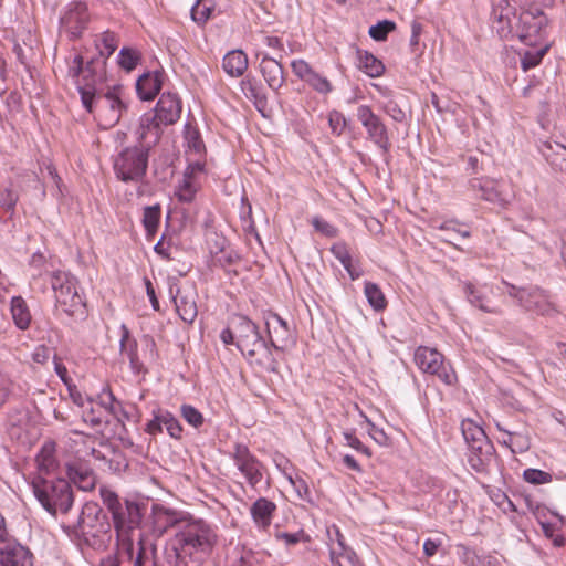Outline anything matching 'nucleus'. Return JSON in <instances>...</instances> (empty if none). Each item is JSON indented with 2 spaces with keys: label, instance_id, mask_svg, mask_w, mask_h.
I'll use <instances>...</instances> for the list:
<instances>
[{
  "label": "nucleus",
  "instance_id": "63",
  "mask_svg": "<svg viewBox=\"0 0 566 566\" xmlns=\"http://www.w3.org/2000/svg\"><path fill=\"white\" fill-rule=\"evenodd\" d=\"M369 424V436L373 438L375 442H377L379 446H388L389 443V437L385 433V431L378 427H376L374 423L368 421Z\"/></svg>",
  "mask_w": 566,
  "mask_h": 566
},
{
  "label": "nucleus",
  "instance_id": "57",
  "mask_svg": "<svg viewBox=\"0 0 566 566\" xmlns=\"http://www.w3.org/2000/svg\"><path fill=\"white\" fill-rule=\"evenodd\" d=\"M275 536L277 539L284 541L287 546L295 545L300 542H310V536L302 530L296 533L281 532Z\"/></svg>",
  "mask_w": 566,
  "mask_h": 566
},
{
  "label": "nucleus",
  "instance_id": "18",
  "mask_svg": "<svg viewBox=\"0 0 566 566\" xmlns=\"http://www.w3.org/2000/svg\"><path fill=\"white\" fill-rule=\"evenodd\" d=\"M469 190L484 201L499 206L507 203L503 185L499 180L489 177L471 178L469 180Z\"/></svg>",
  "mask_w": 566,
  "mask_h": 566
},
{
  "label": "nucleus",
  "instance_id": "47",
  "mask_svg": "<svg viewBox=\"0 0 566 566\" xmlns=\"http://www.w3.org/2000/svg\"><path fill=\"white\" fill-rule=\"evenodd\" d=\"M101 40L104 48L101 49L99 45L96 44L99 50L98 59L105 62V59L111 56L116 51L118 46V40L116 34L112 31L103 32Z\"/></svg>",
  "mask_w": 566,
  "mask_h": 566
},
{
  "label": "nucleus",
  "instance_id": "49",
  "mask_svg": "<svg viewBox=\"0 0 566 566\" xmlns=\"http://www.w3.org/2000/svg\"><path fill=\"white\" fill-rule=\"evenodd\" d=\"M160 418H161L160 419L161 422L166 427L168 434L171 438L180 439L181 432H182V427H181L180 422L178 421V419H176L172 413H170L168 410H165V409H163V416Z\"/></svg>",
  "mask_w": 566,
  "mask_h": 566
},
{
  "label": "nucleus",
  "instance_id": "27",
  "mask_svg": "<svg viewBox=\"0 0 566 566\" xmlns=\"http://www.w3.org/2000/svg\"><path fill=\"white\" fill-rule=\"evenodd\" d=\"M538 150L553 170L566 174V146L554 140L542 142Z\"/></svg>",
  "mask_w": 566,
  "mask_h": 566
},
{
  "label": "nucleus",
  "instance_id": "35",
  "mask_svg": "<svg viewBox=\"0 0 566 566\" xmlns=\"http://www.w3.org/2000/svg\"><path fill=\"white\" fill-rule=\"evenodd\" d=\"M357 65L370 77H378L385 72V65L368 51L357 50Z\"/></svg>",
  "mask_w": 566,
  "mask_h": 566
},
{
  "label": "nucleus",
  "instance_id": "31",
  "mask_svg": "<svg viewBox=\"0 0 566 566\" xmlns=\"http://www.w3.org/2000/svg\"><path fill=\"white\" fill-rule=\"evenodd\" d=\"M275 511L276 504L266 497H259L250 509L253 522L262 530H266L271 525Z\"/></svg>",
  "mask_w": 566,
  "mask_h": 566
},
{
  "label": "nucleus",
  "instance_id": "53",
  "mask_svg": "<svg viewBox=\"0 0 566 566\" xmlns=\"http://www.w3.org/2000/svg\"><path fill=\"white\" fill-rule=\"evenodd\" d=\"M182 418L192 427L199 428L203 423L202 413L190 405H182L180 408Z\"/></svg>",
  "mask_w": 566,
  "mask_h": 566
},
{
  "label": "nucleus",
  "instance_id": "52",
  "mask_svg": "<svg viewBox=\"0 0 566 566\" xmlns=\"http://www.w3.org/2000/svg\"><path fill=\"white\" fill-rule=\"evenodd\" d=\"M328 124L332 133L340 136L347 126V119L342 112L334 109L328 114Z\"/></svg>",
  "mask_w": 566,
  "mask_h": 566
},
{
  "label": "nucleus",
  "instance_id": "20",
  "mask_svg": "<svg viewBox=\"0 0 566 566\" xmlns=\"http://www.w3.org/2000/svg\"><path fill=\"white\" fill-rule=\"evenodd\" d=\"M66 474L70 481L81 491L88 492L96 486V474L86 461L75 460L67 463Z\"/></svg>",
  "mask_w": 566,
  "mask_h": 566
},
{
  "label": "nucleus",
  "instance_id": "45",
  "mask_svg": "<svg viewBox=\"0 0 566 566\" xmlns=\"http://www.w3.org/2000/svg\"><path fill=\"white\" fill-rule=\"evenodd\" d=\"M13 51H14L15 56H17L18 61L20 62L21 66L29 75V80L32 81L33 73H32L31 65H30V60L32 59V55H33L32 46H29L25 43H24V45L17 43L14 45Z\"/></svg>",
  "mask_w": 566,
  "mask_h": 566
},
{
  "label": "nucleus",
  "instance_id": "36",
  "mask_svg": "<svg viewBox=\"0 0 566 566\" xmlns=\"http://www.w3.org/2000/svg\"><path fill=\"white\" fill-rule=\"evenodd\" d=\"M463 292L468 302L485 313H497L496 310L488 305V298L483 291L470 282L463 284Z\"/></svg>",
  "mask_w": 566,
  "mask_h": 566
},
{
  "label": "nucleus",
  "instance_id": "21",
  "mask_svg": "<svg viewBox=\"0 0 566 566\" xmlns=\"http://www.w3.org/2000/svg\"><path fill=\"white\" fill-rule=\"evenodd\" d=\"M0 566H32V555L13 538L1 542Z\"/></svg>",
  "mask_w": 566,
  "mask_h": 566
},
{
  "label": "nucleus",
  "instance_id": "39",
  "mask_svg": "<svg viewBox=\"0 0 566 566\" xmlns=\"http://www.w3.org/2000/svg\"><path fill=\"white\" fill-rule=\"evenodd\" d=\"M226 243L224 238L216 242L218 251L214 252V264L221 268L232 265L240 260V255L235 251L226 249Z\"/></svg>",
  "mask_w": 566,
  "mask_h": 566
},
{
  "label": "nucleus",
  "instance_id": "42",
  "mask_svg": "<svg viewBox=\"0 0 566 566\" xmlns=\"http://www.w3.org/2000/svg\"><path fill=\"white\" fill-rule=\"evenodd\" d=\"M214 10L213 0H197L191 8V18L198 24H205Z\"/></svg>",
  "mask_w": 566,
  "mask_h": 566
},
{
  "label": "nucleus",
  "instance_id": "16",
  "mask_svg": "<svg viewBox=\"0 0 566 566\" xmlns=\"http://www.w3.org/2000/svg\"><path fill=\"white\" fill-rule=\"evenodd\" d=\"M265 325L270 336V346L276 352H283L294 344L293 327L279 314L269 312L265 315Z\"/></svg>",
  "mask_w": 566,
  "mask_h": 566
},
{
  "label": "nucleus",
  "instance_id": "33",
  "mask_svg": "<svg viewBox=\"0 0 566 566\" xmlns=\"http://www.w3.org/2000/svg\"><path fill=\"white\" fill-rule=\"evenodd\" d=\"M202 167L200 164H196L195 166L190 165L187 167L184 174V179L177 191L179 201L189 203L193 200L197 192V186L193 182V175L196 171H200Z\"/></svg>",
  "mask_w": 566,
  "mask_h": 566
},
{
  "label": "nucleus",
  "instance_id": "12",
  "mask_svg": "<svg viewBox=\"0 0 566 566\" xmlns=\"http://www.w3.org/2000/svg\"><path fill=\"white\" fill-rule=\"evenodd\" d=\"M356 117L365 128L367 139L374 143L381 151L384 157L389 156L391 143L388 128L382 119L373 112L370 106L360 105L357 107Z\"/></svg>",
  "mask_w": 566,
  "mask_h": 566
},
{
  "label": "nucleus",
  "instance_id": "41",
  "mask_svg": "<svg viewBox=\"0 0 566 566\" xmlns=\"http://www.w3.org/2000/svg\"><path fill=\"white\" fill-rule=\"evenodd\" d=\"M365 295L367 297V301L369 305L375 311H382L387 306V300L380 290V287L373 282H365V289H364Z\"/></svg>",
  "mask_w": 566,
  "mask_h": 566
},
{
  "label": "nucleus",
  "instance_id": "43",
  "mask_svg": "<svg viewBox=\"0 0 566 566\" xmlns=\"http://www.w3.org/2000/svg\"><path fill=\"white\" fill-rule=\"evenodd\" d=\"M11 312L17 326L21 329L29 326L31 316L21 297L12 298Z\"/></svg>",
  "mask_w": 566,
  "mask_h": 566
},
{
  "label": "nucleus",
  "instance_id": "46",
  "mask_svg": "<svg viewBox=\"0 0 566 566\" xmlns=\"http://www.w3.org/2000/svg\"><path fill=\"white\" fill-rule=\"evenodd\" d=\"M139 53L130 48H123L118 54V64L122 69L127 72L133 71L139 63Z\"/></svg>",
  "mask_w": 566,
  "mask_h": 566
},
{
  "label": "nucleus",
  "instance_id": "30",
  "mask_svg": "<svg viewBox=\"0 0 566 566\" xmlns=\"http://www.w3.org/2000/svg\"><path fill=\"white\" fill-rule=\"evenodd\" d=\"M527 48L518 52L521 67L524 72L541 64L543 57L551 49V42H541L538 44H525Z\"/></svg>",
  "mask_w": 566,
  "mask_h": 566
},
{
  "label": "nucleus",
  "instance_id": "23",
  "mask_svg": "<svg viewBox=\"0 0 566 566\" xmlns=\"http://www.w3.org/2000/svg\"><path fill=\"white\" fill-rule=\"evenodd\" d=\"M260 72L268 86L277 92L285 83V72L280 61L263 54L260 62Z\"/></svg>",
  "mask_w": 566,
  "mask_h": 566
},
{
  "label": "nucleus",
  "instance_id": "10",
  "mask_svg": "<svg viewBox=\"0 0 566 566\" xmlns=\"http://www.w3.org/2000/svg\"><path fill=\"white\" fill-rule=\"evenodd\" d=\"M139 146L124 148L114 160V170L122 181H139L146 175L148 166L149 139L137 140Z\"/></svg>",
  "mask_w": 566,
  "mask_h": 566
},
{
  "label": "nucleus",
  "instance_id": "19",
  "mask_svg": "<svg viewBox=\"0 0 566 566\" xmlns=\"http://www.w3.org/2000/svg\"><path fill=\"white\" fill-rule=\"evenodd\" d=\"M469 448L468 462L479 473H486L496 460V451L490 439H483Z\"/></svg>",
  "mask_w": 566,
  "mask_h": 566
},
{
  "label": "nucleus",
  "instance_id": "38",
  "mask_svg": "<svg viewBox=\"0 0 566 566\" xmlns=\"http://www.w3.org/2000/svg\"><path fill=\"white\" fill-rule=\"evenodd\" d=\"M161 217V207L159 203L147 206L144 208L143 226L146 230L147 238L154 237L158 230Z\"/></svg>",
  "mask_w": 566,
  "mask_h": 566
},
{
  "label": "nucleus",
  "instance_id": "5",
  "mask_svg": "<svg viewBox=\"0 0 566 566\" xmlns=\"http://www.w3.org/2000/svg\"><path fill=\"white\" fill-rule=\"evenodd\" d=\"M232 324L237 333V348L250 361L264 366L268 371L277 373L279 363L272 357L270 347L261 336L259 327L250 318L243 315H235Z\"/></svg>",
  "mask_w": 566,
  "mask_h": 566
},
{
  "label": "nucleus",
  "instance_id": "14",
  "mask_svg": "<svg viewBox=\"0 0 566 566\" xmlns=\"http://www.w3.org/2000/svg\"><path fill=\"white\" fill-rule=\"evenodd\" d=\"M235 467L252 489H256L263 479V463L244 444L237 443L232 453Z\"/></svg>",
  "mask_w": 566,
  "mask_h": 566
},
{
  "label": "nucleus",
  "instance_id": "62",
  "mask_svg": "<svg viewBox=\"0 0 566 566\" xmlns=\"http://www.w3.org/2000/svg\"><path fill=\"white\" fill-rule=\"evenodd\" d=\"M153 415H154L153 420H150L146 426V432L155 436L157 433L163 432L164 423L161 422V420H159V419H161L160 417L163 416V409L159 408L157 410H154Z\"/></svg>",
  "mask_w": 566,
  "mask_h": 566
},
{
  "label": "nucleus",
  "instance_id": "28",
  "mask_svg": "<svg viewBox=\"0 0 566 566\" xmlns=\"http://www.w3.org/2000/svg\"><path fill=\"white\" fill-rule=\"evenodd\" d=\"M526 311L542 316H554L557 310L549 301L547 293L538 287L530 289L528 296L523 306Z\"/></svg>",
  "mask_w": 566,
  "mask_h": 566
},
{
  "label": "nucleus",
  "instance_id": "8",
  "mask_svg": "<svg viewBox=\"0 0 566 566\" xmlns=\"http://www.w3.org/2000/svg\"><path fill=\"white\" fill-rule=\"evenodd\" d=\"M99 494L104 505L112 514L118 534H126L140 526L144 517L142 511L144 506L127 499L122 501L114 491L106 486H101Z\"/></svg>",
  "mask_w": 566,
  "mask_h": 566
},
{
  "label": "nucleus",
  "instance_id": "58",
  "mask_svg": "<svg viewBox=\"0 0 566 566\" xmlns=\"http://www.w3.org/2000/svg\"><path fill=\"white\" fill-rule=\"evenodd\" d=\"M343 437L346 441V444L350 448L355 449L357 452L365 454L367 458L371 457V451L368 447H366L354 432H344Z\"/></svg>",
  "mask_w": 566,
  "mask_h": 566
},
{
  "label": "nucleus",
  "instance_id": "4",
  "mask_svg": "<svg viewBox=\"0 0 566 566\" xmlns=\"http://www.w3.org/2000/svg\"><path fill=\"white\" fill-rule=\"evenodd\" d=\"M181 109V101L177 94L163 93L154 113H146L140 117L135 130L136 139H149L148 146H155L161 137L163 128L174 125L180 118Z\"/></svg>",
  "mask_w": 566,
  "mask_h": 566
},
{
  "label": "nucleus",
  "instance_id": "59",
  "mask_svg": "<svg viewBox=\"0 0 566 566\" xmlns=\"http://www.w3.org/2000/svg\"><path fill=\"white\" fill-rule=\"evenodd\" d=\"M331 252L342 263V265L344 268L346 265H349V262L352 261V256L349 254L346 243H344V242L334 243L331 248Z\"/></svg>",
  "mask_w": 566,
  "mask_h": 566
},
{
  "label": "nucleus",
  "instance_id": "3",
  "mask_svg": "<svg viewBox=\"0 0 566 566\" xmlns=\"http://www.w3.org/2000/svg\"><path fill=\"white\" fill-rule=\"evenodd\" d=\"M217 528L201 518L189 517L170 542L177 566H202L218 545Z\"/></svg>",
  "mask_w": 566,
  "mask_h": 566
},
{
  "label": "nucleus",
  "instance_id": "40",
  "mask_svg": "<svg viewBox=\"0 0 566 566\" xmlns=\"http://www.w3.org/2000/svg\"><path fill=\"white\" fill-rule=\"evenodd\" d=\"M461 431L468 447L479 443L483 441V439H489L484 430L470 419H465L461 422Z\"/></svg>",
  "mask_w": 566,
  "mask_h": 566
},
{
  "label": "nucleus",
  "instance_id": "51",
  "mask_svg": "<svg viewBox=\"0 0 566 566\" xmlns=\"http://www.w3.org/2000/svg\"><path fill=\"white\" fill-rule=\"evenodd\" d=\"M523 478L526 482L535 485L549 483L553 480L551 473L533 468L524 470Z\"/></svg>",
  "mask_w": 566,
  "mask_h": 566
},
{
  "label": "nucleus",
  "instance_id": "22",
  "mask_svg": "<svg viewBox=\"0 0 566 566\" xmlns=\"http://www.w3.org/2000/svg\"><path fill=\"white\" fill-rule=\"evenodd\" d=\"M129 559L133 566H164L158 557L156 544L139 537L137 547L133 544L128 548Z\"/></svg>",
  "mask_w": 566,
  "mask_h": 566
},
{
  "label": "nucleus",
  "instance_id": "25",
  "mask_svg": "<svg viewBox=\"0 0 566 566\" xmlns=\"http://www.w3.org/2000/svg\"><path fill=\"white\" fill-rule=\"evenodd\" d=\"M163 71L146 72L140 75L136 82V93L142 101L154 99L161 90Z\"/></svg>",
  "mask_w": 566,
  "mask_h": 566
},
{
  "label": "nucleus",
  "instance_id": "54",
  "mask_svg": "<svg viewBox=\"0 0 566 566\" xmlns=\"http://www.w3.org/2000/svg\"><path fill=\"white\" fill-rule=\"evenodd\" d=\"M99 402H96L101 407L103 412L116 415V405L119 402L115 399L111 390H104L98 396Z\"/></svg>",
  "mask_w": 566,
  "mask_h": 566
},
{
  "label": "nucleus",
  "instance_id": "61",
  "mask_svg": "<svg viewBox=\"0 0 566 566\" xmlns=\"http://www.w3.org/2000/svg\"><path fill=\"white\" fill-rule=\"evenodd\" d=\"M312 224L316 231L323 233L324 235H326L328 238H334L337 234V230L334 226H332L331 223H328L327 221H325L318 217H315L312 220Z\"/></svg>",
  "mask_w": 566,
  "mask_h": 566
},
{
  "label": "nucleus",
  "instance_id": "17",
  "mask_svg": "<svg viewBox=\"0 0 566 566\" xmlns=\"http://www.w3.org/2000/svg\"><path fill=\"white\" fill-rule=\"evenodd\" d=\"M291 69L295 76L305 82L316 93L326 96L333 92L332 82L314 70L305 60H293Z\"/></svg>",
  "mask_w": 566,
  "mask_h": 566
},
{
  "label": "nucleus",
  "instance_id": "1",
  "mask_svg": "<svg viewBox=\"0 0 566 566\" xmlns=\"http://www.w3.org/2000/svg\"><path fill=\"white\" fill-rule=\"evenodd\" d=\"M104 61L92 59L84 65L83 56L76 54L69 65L67 74L77 80V88L85 109L104 127H113L127 112L128 106L123 99L122 85L104 90Z\"/></svg>",
  "mask_w": 566,
  "mask_h": 566
},
{
  "label": "nucleus",
  "instance_id": "48",
  "mask_svg": "<svg viewBox=\"0 0 566 566\" xmlns=\"http://www.w3.org/2000/svg\"><path fill=\"white\" fill-rule=\"evenodd\" d=\"M396 29V23L390 20H382L369 28L368 34L375 41H385L390 32Z\"/></svg>",
  "mask_w": 566,
  "mask_h": 566
},
{
  "label": "nucleus",
  "instance_id": "7",
  "mask_svg": "<svg viewBox=\"0 0 566 566\" xmlns=\"http://www.w3.org/2000/svg\"><path fill=\"white\" fill-rule=\"evenodd\" d=\"M76 533L93 546H104L111 539V523L103 509L95 502H86L74 526Z\"/></svg>",
  "mask_w": 566,
  "mask_h": 566
},
{
  "label": "nucleus",
  "instance_id": "44",
  "mask_svg": "<svg viewBox=\"0 0 566 566\" xmlns=\"http://www.w3.org/2000/svg\"><path fill=\"white\" fill-rule=\"evenodd\" d=\"M103 413L101 407L93 399H87V407H84L83 410L85 422L91 423L93 427L101 426L103 422H107V420H104Z\"/></svg>",
  "mask_w": 566,
  "mask_h": 566
},
{
  "label": "nucleus",
  "instance_id": "6",
  "mask_svg": "<svg viewBox=\"0 0 566 566\" xmlns=\"http://www.w3.org/2000/svg\"><path fill=\"white\" fill-rule=\"evenodd\" d=\"M43 283H50L56 304L69 316L84 318L86 316V304L83 296L78 294L76 279L66 272H52L40 275Z\"/></svg>",
  "mask_w": 566,
  "mask_h": 566
},
{
  "label": "nucleus",
  "instance_id": "26",
  "mask_svg": "<svg viewBox=\"0 0 566 566\" xmlns=\"http://www.w3.org/2000/svg\"><path fill=\"white\" fill-rule=\"evenodd\" d=\"M60 468V459L57 454L56 441L52 438H46L40 451H38V475L40 473H53Z\"/></svg>",
  "mask_w": 566,
  "mask_h": 566
},
{
  "label": "nucleus",
  "instance_id": "37",
  "mask_svg": "<svg viewBox=\"0 0 566 566\" xmlns=\"http://www.w3.org/2000/svg\"><path fill=\"white\" fill-rule=\"evenodd\" d=\"M382 96L386 97V102L382 104L384 112L390 116L395 122L402 123L406 120L407 115L405 109L401 107L399 101L392 95L390 90H381Z\"/></svg>",
  "mask_w": 566,
  "mask_h": 566
},
{
  "label": "nucleus",
  "instance_id": "34",
  "mask_svg": "<svg viewBox=\"0 0 566 566\" xmlns=\"http://www.w3.org/2000/svg\"><path fill=\"white\" fill-rule=\"evenodd\" d=\"M329 554L333 566H363L355 552L340 541L331 547Z\"/></svg>",
  "mask_w": 566,
  "mask_h": 566
},
{
  "label": "nucleus",
  "instance_id": "11",
  "mask_svg": "<svg viewBox=\"0 0 566 566\" xmlns=\"http://www.w3.org/2000/svg\"><path fill=\"white\" fill-rule=\"evenodd\" d=\"M417 367L430 375L437 376L443 384L453 386L458 381L457 374L444 356L434 348L419 346L413 356Z\"/></svg>",
  "mask_w": 566,
  "mask_h": 566
},
{
  "label": "nucleus",
  "instance_id": "50",
  "mask_svg": "<svg viewBox=\"0 0 566 566\" xmlns=\"http://www.w3.org/2000/svg\"><path fill=\"white\" fill-rule=\"evenodd\" d=\"M42 177L44 179L45 187L51 188V190H60V181L55 167L51 163H44V168H40Z\"/></svg>",
  "mask_w": 566,
  "mask_h": 566
},
{
  "label": "nucleus",
  "instance_id": "55",
  "mask_svg": "<svg viewBox=\"0 0 566 566\" xmlns=\"http://www.w3.org/2000/svg\"><path fill=\"white\" fill-rule=\"evenodd\" d=\"M185 139L189 148L200 151L203 148V142L201 140L200 133L197 128L191 127L189 124L185 126Z\"/></svg>",
  "mask_w": 566,
  "mask_h": 566
},
{
  "label": "nucleus",
  "instance_id": "24",
  "mask_svg": "<svg viewBox=\"0 0 566 566\" xmlns=\"http://www.w3.org/2000/svg\"><path fill=\"white\" fill-rule=\"evenodd\" d=\"M196 297L197 293L193 290L179 287L176 290V295L172 296L176 311L186 323H192L198 315Z\"/></svg>",
  "mask_w": 566,
  "mask_h": 566
},
{
  "label": "nucleus",
  "instance_id": "9",
  "mask_svg": "<svg viewBox=\"0 0 566 566\" xmlns=\"http://www.w3.org/2000/svg\"><path fill=\"white\" fill-rule=\"evenodd\" d=\"M38 502L52 516L66 514L74 502L71 483L65 479L40 480L38 476Z\"/></svg>",
  "mask_w": 566,
  "mask_h": 566
},
{
  "label": "nucleus",
  "instance_id": "56",
  "mask_svg": "<svg viewBox=\"0 0 566 566\" xmlns=\"http://www.w3.org/2000/svg\"><path fill=\"white\" fill-rule=\"evenodd\" d=\"M240 87L244 96L249 99L254 96V94L258 93L263 86L255 77L248 75L241 80Z\"/></svg>",
  "mask_w": 566,
  "mask_h": 566
},
{
  "label": "nucleus",
  "instance_id": "60",
  "mask_svg": "<svg viewBox=\"0 0 566 566\" xmlns=\"http://www.w3.org/2000/svg\"><path fill=\"white\" fill-rule=\"evenodd\" d=\"M506 436H510V442L513 444L515 450L517 449L520 452L526 451L530 449V439L520 433L514 431H505Z\"/></svg>",
  "mask_w": 566,
  "mask_h": 566
},
{
  "label": "nucleus",
  "instance_id": "32",
  "mask_svg": "<svg viewBox=\"0 0 566 566\" xmlns=\"http://www.w3.org/2000/svg\"><path fill=\"white\" fill-rule=\"evenodd\" d=\"M248 65L249 60L247 54L239 49L228 52L222 60V69L231 77L242 76Z\"/></svg>",
  "mask_w": 566,
  "mask_h": 566
},
{
  "label": "nucleus",
  "instance_id": "64",
  "mask_svg": "<svg viewBox=\"0 0 566 566\" xmlns=\"http://www.w3.org/2000/svg\"><path fill=\"white\" fill-rule=\"evenodd\" d=\"M235 564L233 566H251V559L253 557L252 551H247L244 547L235 548Z\"/></svg>",
  "mask_w": 566,
  "mask_h": 566
},
{
  "label": "nucleus",
  "instance_id": "13",
  "mask_svg": "<svg viewBox=\"0 0 566 566\" xmlns=\"http://www.w3.org/2000/svg\"><path fill=\"white\" fill-rule=\"evenodd\" d=\"M91 20L88 8L82 1L71 2L60 18V24L70 40L75 41L83 35Z\"/></svg>",
  "mask_w": 566,
  "mask_h": 566
},
{
  "label": "nucleus",
  "instance_id": "2",
  "mask_svg": "<svg viewBox=\"0 0 566 566\" xmlns=\"http://www.w3.org/2000/svg\"><path fill=\"white\" fill-rule=\"evenodd\" d=\"M493 29L501 39H518L524 44L549 42L546 39L548 20L538 8L520 12L507 1L493 7Z\"/></svg>",
  "mask_w": 566,
  "mask_h": 566
},
{
  "label": "nucleus",
  "instance_id": "15",
  "mask_svg": "<svg viewBox=\"0 0 566 566\" xmlns=\"http://www.w3.org/2000/svg\"><path fill=\"white\" fill-rule=\"evenodd\" d=\"M188 517L177 510L155 503L151 505V512L147 523L150 525V532L155 537H161L169 528L178 527L186 522Z\"/></svg>",
  "mask_w": 566,
  "mask_h": 566
},
{
  "label": "nucleus",
  "instance_id": "29",
  "mask_svg": "<svg viewBox=\"0 0 566 566\" xmlns=\"http://www.w3.org/2000/svg\"><path fill=\"white\" fill-rule=\"evenodd\" d=\"M120 331H122L120 342H119L120 354L128 358L130 369L134 374L138 375L140 373H145L146 370L144 368V365L138 357L137 340L135 338L130 337V332L126 325L123 324L120 327Z\"/></svg>",
  "mask_w": 566,
  "mask_h": 566
}]
</instances>
